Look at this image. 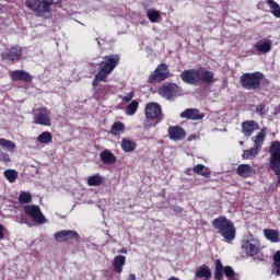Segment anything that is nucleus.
Instances as JSON below:
<instances>
[{
    "label": "nucleus",
    "instance_id": "nucleus-10",
    "mask_svg": "<svg viewBox=\"0 0 280 280\" xmlns=\"http://www.w3.org/2000/svg\"><path fill=\"white\" fill-rule=\"evenodd\" d=\"M167 78H170V69L167 68V65L161 63L154 72L150 74L148 83L154 84V82H163L164 80H167Z\"/></svg>",
    "mask_w": 280,
    "mask_h": 280
},
{
    "label": "nucleus",
    "instance_id": "nucleus-8",
    "mask_svg": "<svg viewBox=\"0 0 280 280\" xmlns=\"http://www.w3.org/2000/svg\"><path fill=\"white\" fill-rule=\"evenodd\" d=\"M159 94L165 100H174V97L183 95V90L174 83H167L159 89Z\"/></svg>",
    "mask_w": 280,
    "mask_h": 280
},
{
    "label": "nucleus",
    "instance_id": "nucleus-41",
    "mask_svg": "<svg viewBox=\"0 0 280 280\" xmlns=\"http://www.w3.org/2000/svg\"><path fill=\"white\" fill-rule=\"evenodd\" d=\"M10 154L3 150H0V163H10Z\"/></svg>",
    "mask_w": 280,
    "mask_h": 280
},
{
    "label": "nucleus",
    "instance_id": "nucleus-28",
    "mask_svg": "<svg viewBox=\"0 0 280 280\" xmlns=\"http://www.w3.org/2000/svg\"><path fill=\"white\" fill-rule=\"evenodd\" d=\"M104 183V177L100 174L92 175L88 178L89 187H100Z\"/></svg>",
    "mask_w": 280,
    "mask_h": 280
},
{
    "label": "nucleus",
    "instance_id": "nucleus-25",
    "mask_svg": "<svg viewBox=\"0 0 280 280\" xmlns=\"http://www.w3.org/2000/svg\"><path fill=\"white\" fill-rule=\"evenodd\" d=\"M192 172L195 174H198L199 176H203V178H210L211 177V170L209 167L198 164L192 168Z\"/></svg>",
    "mask_w": 280,
    "mask_h": 280
},
{
    "label": "nucleus",
    "instance_id": "nucleus-26",
    "mask_svg": "<svg viewBox=\"0 0 280 280\" xmlns=\"http://www.w3.org/2000/svg\"><path fill=\"white\" fill-rule=\"evenodd\" d=\"M124 132H126V125H124V122L116 121V122L113 124V126L110 128V133L112 135L117 137L119 135H124Z\"/></svg>",
    "mask_w": 280,
    "mask_h": 280
},
{
    "label": "nucleus",
    "instance_id": "nucleus-6",
    "mask_svg": "<svg viewBox=\"0 0 280 280\" xmlns=\"http://www.w3.org/2000/svg\"><path fill=\"white\" fill-rule=\"evenodd\" d=\"M33 124L37 126H51V110L42 106L33 109Z\"/></svg>",
    "mask_w": 280,
    "mask_h": 280
},
{
    "label": "nucleus",
    "instance_id": "nucleus-46",
    "mask_svg": "<svg viewBox=\"0 0 280 280\" xmlns=\"http://www.w3.org/2000/svg\"><path fill=\"white\" fill-rule=\"evenodd\" d=\"M5 226H3L1 223H0V240H3V237H5Z\"/></svg>",
    "mask_w": 280,
    "mask_h": 280
},
{
    "label": "nucleus",
    "instance_id": "nucleus-19",
    "mask_svg": "<svg viewBox=\"0 0 280 280\" xmlns=\"http://www.w3.org/2000/svg\"><path fill=\"white\" fill-rule=\"evenodd\" d=\"M200 82H205V84H213V82H215V73L199 69V83Z\"/></svg>",
    "mask_w": 280,
    "mask_h": 280
},
{
    "label": "nucleus",
    "instance_id": "nucleus-45",
    "mask_svg": "<svg viewBox=\"0 0 280 280\" xmlns=\"http://www.w3.org/2000/svg\"><path fill=\"white\" fill-rule=\"evenodd\" d=\"M215 270H224V266L220 259L215 260Z\"/></svg>",
    "mask_w": 280,
    "mask_h": 280
},
{
    "label": "nucleus",
    "instance_id": "nucleus-7",
    "mask_svg": "<svg viewBox=\"0 0 280 280\" xmlns=\"http://www.w3.org/2000/svg\"><path fill=\"white\" fill-rule=\"evenodd\" d=\"M24 213L34 220L36 224H47V218H45V214H43L40 207L36 205L24 206Z\"/></svg>",
    "mask_w": 280,
    "mask_h": 280
},
{
    "label": "nucleus",
    "instance_id": "nucleus-35",
    "mask_svg": "<svg viewBox=\"0 0 280 280\" xmlns=\"http://www.w3.org/2000/svg\"><path fill=\"white\" fill-rule=\"evenodd\" d=\"M4 178L9 180V183H16V178H19V172L15 170H7L4 171Z\"/></svg>",
    "mask_w": 280,
    "mask_h": 280
},
{
    "label": "nucleus",
    "instance_id": "nucleus-12",
    "mask_svg": "<svg viewBox=\"0 0 280 280\" xmlns=\"http://www.w3.org/2000/svg\"><path fill=\"white\" fill-rule=\"evenodd\" d=\"M147 119H153L156 124L163 121V113L161 112V105L156 103H150L145 106Z\"/></svg>",
    "mask_w": 280,
    "mask_h": 280
},
{
    "label": "nucleus",
    "instance_id": "nucleus-49",
    "mask_svg": "<svg viewBox=\"0 0 280 280\" xmlns=\"http://www.w3.org/2000/svg\"><path fill=\"white\" fill-rule=\"evenodd\" d=\"M129 280H137V275L130 273L129 275Z\"/></svg>",
    "mask_w": 280,
    "mask_h": 280
},
{
    "label": "nucleus",
    "instance_id": "nucleus-13",
    "mask_svg": "<svg viewBox=\"0 0 280 280\" xmlns=\"http://www.w3.org/2000/svg\"><path fill=\"white\" fill-rule=\"evenodd\" d=\"M23 56V48L15 46L11 48H7L2 54H1V59L2 60H10L13 62L14 60H19Z\"/></svg>",
    "mask_w": 280,
    "mask_h": 280
},
{
    "label": "nucleus",
    "instance_id": "nucleus-34",
    "mask_svg": "<svg viewBox=\"0 0 280 280\" xmlns=\"http://www.w3.org/2000/svg\"><path fill=\"white\" fill-rule=\"evenodd\" d=\"M138 109H139V102L135 100L129 105H127L125 113L126 115L132 116L137 113Z\"/></svg>",
    "mask_w": 280,
    "mask_h": 280
},
{
    "label": "nucleus",
    "instance_id": "nucleus-20",
    "mask_svg": "<svg viewBox=\"0 0 280 280\" xmlns=\"http://www.w3.org/2000/svg\"><path fill=\"white\" fill-rule=\"evenodd\" d=\"M124 266H126V256H115L113 260V269L116 275H121L124 272Z\"/></svg>",
    "mask_w": 280,
    "mask_h": 280
},
{
    "label": "nucleus",
    "instance_id": "nucleus-32",
    "mask_svg": "<svg viewBox=\"0 0 280 280\" xmlns=\"http://www.w3.org/2000/svg\"><path fill=\"white\" fill-rule=\"evenodd\" d=\"M260 152H261L260 150L253 147L249 150H245L243 152V159H245L246 161H253V159H255L257 154H259Z\"/></svg>",
    "mask_w": 280,
    "mask_h": 280
},
{
    "label": "nucleus",
    "instance_id": "nucleus-18",
    "mask_svg": "<svg viewBox=\"0 0 280 280\" xmlns=\"http://www.w3.org/2000/svg\"><path fill=\"white\" fill-rule=\"evenodd\" d=\"M13 82H32V77L24 70H14L10 73Z\"/></svg>",
    "mask_w": 280,
    "mask_h": 280
},
{
    "label": "nucleus",
    "instance_id": "nucleus-17",
    "mask_svg": "<svg viewBox=\"0 0 280 280\" xmlns=\"http://www.w3.org/2000/svg\"><path fill=\"white\" fill-rule=\"evenodd\" d=\"M255 130H259V124L255 120H247L242 124V132L245 137H250Z\"/></svg>",
    "mask_w": 280,
    "mask_h": 280
},
{
    "label": "nucleus",
    "instance_id": "nucleus-29",
    "mask_svg": "<svg viewBox=\"0 0 280 280\" xmlns=\"http://www.w3.org/2000/svg\"><path fill=\"white\" fill-rule=\"evenodd\" d=\"M264 235L265 237H267V240H269V242H272V243L280 242L279 232L277 230L265 229Z\"/></svg>",
    "mask_w": 280,
    "mask_h": 280
},
{
    "label": "nucleus",
    "instance_id": "nucleus-33",
    "mask_svg": "<svg viewBox=\"0 0 280 280\" xmlns=\"http://www.w3.org/2000/svg\"><path fill=\"white\" fill-rule=\"evenodd\" d=\"M267 3L269 5L273 16H277V19H280V5H279V3L275 2V0H267Z\"/></svg>",
    "mask_w": 280,
    "mask_h": 280
},
{
    "label": "nucleus",
    "instance_id": "nucleus-23",
    "mask_svg": "<svg viewBox=\"0 0 280 280\" xmlns=\"http://www.w3.org/2000/svg\"><path fill=\"white\" fill-rule=\"evenodd\" d=\"M255 49L259 51V54H268L270 49H272V42L265 40V42H257L254 45Z\"/></svg>",
    "mask_w": 280,
    "mask_h": 280
},
{
    "label": "nucleus",
    "instance_id": "nucleus-24",
    "mask_svg": "<svg viewBox=\"0 0 280 280\" xmlns=\"http://www.w3.org/2000/svg\"><path fill=\"white\" fill-rule=\"evenodd\" d=\"M120 145L124 152H135V150H137V142L132 141L130 138L122 139Z\"/></svg>",
    "mask_w": 280,
    "mask_h": 280
},
{
    "label": "nucleus",
    "instance_id": "nucleus-21",
    "mask_svg": "<svg viewBox=\"0 0 280 280\" xmlns=\"http://www.w3.org/2000/svg\"><path fill=\"white\" fill-rule=\"evenodd\" d=\"M100 159L106 165H115L117 163V158L109 150H104L103 152H101Z\"/></svg>",
    "mask_w": 280,
    "mask_h": 280
},
{
    "label": "nucleus",
    "instance_id": "nucleus-42",
    "mask_svg": "<svg viewBox=\"0 0 280 280\" xmlns=\"http://www.w3.org/2000/svg\"><path fill=\"white\" fill-rule=\"evenodd\" d=\"M222 277H224V270L215 269L214 270V279L215 280H222Z\"/></svg>",
    "mask_w": 280,
    "mask_h": 280
},
{
    "label": "nucleus",
    "instance_id": "nucleus-51",
    "mask_svg": "<svg viewBox=\"0 0 280 280\" xmlns=\"http://www.w3.org/2000/svg\"><path fill=\"white\" fill-rule=\"evenodd\" d=\"M186 174H187V176H191V168H187Z\"/></svg>",
    "mask_w": 280,
    "mask_h": 280
},
{
    "label": "nucleus",
    "instance_id": "nucleus-11",
    "mask_svg": "<svg viewBox=\"0 0 280 280\" xmlns=\"http://www.w3.org/2000/svg\"><path fill=\"white\" fill-rule=\"evenodd\" d=\"M180 78L185 84L198 86V84H200V69L184 70L180 73Z\"/></svg>",
    "mask_w": 280,
    "mask_h": 280
},
{
    "label": "nucleus",
    "instance_id": "nucleus-27",
    "mask_svg": "<svg viewBox=\"0 0 280 280\" xmlns=\"http://www.w3.org/2000/svg\"><path fill=\"white\" fill-rule=\"evenodd\" d=\"M0 148L7 150V152H14L16 150V143L5 138H0Z\"/></svg>",
    "mask_w": 280,
    "mask_h": 280
},
{
    "label": "nucleus",
    "instance_id": "nucleus-48",
    "mask_svg": "<svg viewBox=\"0 0 280 280\" xmlns=\"http://www.w3.org/2000/svg\"><path fill=\"white\" fill-rule=\"evenodd\" d=\"M174 211H176V213H183V208L176 206V207L174 208Z\"/></svg>",
    "mask_w": 280,
    "mask_h": 280
},
{
    "label": "nucleus",
    "instance_id": "nucleus-47",
    "mask_svg": "<svg viewBox=\"0 0 280 280\" xmlns=\"http://www.w3.org/2000/svg\"><path fill=\"white\" fill-rule=\"evenodd\" d=\"M16 222H20V224H25V218H23V215H18Z\"/></svg>",
    "mask_w": 280,
    "mask_h": 280
},
{
    "label": "nucleus",
    "instance_id": "nucleus-37",
    "mask_svg": "<svg viewBox=\"0 0 280 280\" xmlns=\"http://www.w3.org/2000/svg\"><path fill=\"white\" fill-rule=\"evenodd\" d=\"M19 202L21 205H30V202H32V194L26 191H21L19 196Z\"/></svg>",
    "mask_w": 280,
    "mask_h": 280
},
{
    "label": "nucleus",
    "instance_id": "nucleus-50",
    "mask_svg": "<svg viewBox=\"0 0 280 280\" xmlns=\"http://www.w3.org/2000/svg\"><path fill=\"white\" fill-rule=\"evenodd\" d=\"M119 253H121L122 255H127V254H128V249H126V248L124 247V248H121V249L119 250Z\"/></svg>",
    "mask_w": 280,
    "mask_h": 280
},
{
    "label": "nucleus",
    "instance_id": "nucleus-31",
    "mask_svg": "<svg viewBox=\"0 0 280 280\" xmlns=\"http://www.w3.org/2000/svg\"><path fill=\"white\" fill-rule=\"evenodd\" d=\"M264 141H266V133L264 131L258 132V135L254 138V148L261 152V148L264 147Z\"/></svg>",
    "mask_w": 280,
    "mask_h": 280
},
{
    "label": "nucleus",
    "instance_id": "nucleus-39",
    "mask_svg": "<svg viewBox=\"0 0 280 280\" xmlns=\"http://www.w3.org/2000/svg\"><path fill=\"white\" fill-rule=\"evenodd\" d=\"M273 264L276 266V275L277 277H280V252H277L273 255Z\"/></svg>",
    "mask_w": 280,
    "mask_h": 280
},
{
    "label": "nucleus",
    "instance_id": "nucleus-16",
    "mask_svg": "<svg viewBox=\"0 0 280 280\" xmlns=\"http://www.w3.org/2000/svg\"><path fill=\"white\" fill-rule=\"evenodd\" d=\"M179 117L182 119H191L192 121H198L199 119H202L205 117V114H200V110L196 108H188L185 109Z\"/></svg>",
    "mask_w": 280,
    "mask_h": 280
},
{
    "label": "nucleus",
    "instance_id": "nucleus-44",
    "mask_svg": "<svg viewBox=\"0 0 280 280\" xmlns=\"http://www.w3.org/2000/svg\"><path fill=\"white\" fill-rule=\"evenodd\" d=\"M133 95H135V93L130 92L126 96H120V98L122 100V102H130V100H132Z\"/></svg>",
    "mask_w": 280,
    "mask_h": 280
},
{
    "label": "nucleus",
    "instance_id": "nucleus-36",
    "mask_svg": "<svg viewBox=\"0 0 280 280\" xmlns=\"http://www.w3.org/2000/svg\"><path fill=\"white\" fill-rule=\"evenodd\" d=\"M255 110H256V115H259V117H266L270 108L268 107V105H266V103H260L256 106Z\"/></svg>",
    "mask_w": 280,
    "mask_h": 280
},
{
    "label": "nucleus",
    "instance_id": "nucleus-2",
    "mask_svg": "<svg viewBox=\"0 0 280 280\" xmlns=\"http://www.w3.org/2000/svg\"><path fill=\"white\" fill-rule=\"evenodd\" d=\"M25 5L28 10H32L36 16L49 19L51 16V5H54V0H26Z\"/></svg>",
    "mask_w": 280,
    "mask_h": 280
},
{
    "label": "nucleus",
    "instance_id": "nucleus-9",
    "mask_svg": "<svg viewBox=\"0 0 280 280\" xmlns=\"http://www.w3.org/2000/svg\"><path fill=\"white\" fill-rule=\"evenodd\" d=\"M243 252L246 253L249 257H253L261 250V244L259 243V240L249 236L242 243Z\"/></svg>",
    "mask_w": 280,
    "mask_h": 280
},
{
    "label": "nucleus",
    "instance_id": "nucleus-3",
    "mask_svg": "<svg viewBox=\"0 0 280 280\" xmlns=\"http://www.w3.org/2000/svg\"><path fill=\"white\" fill-rule=\"evenodd\" d=\"M261 80H264V73L259 71L248 72L241 75L240 83L246 91H259Z\"/></svg>",
    "mask_w": 280,
    "mask_h": 280
},
{
    "label": "nucleus",
    "instance_id": "nucleus-15",
    "mask_svg": "<svg viewBox=\"0 0 280 280\" xmlns=\"http://www.w3.org/2000/svg\"><path fill=\"white\" fill-rule=\"evenodd\" d=\"M167 133L171 141H183V139L187 137V132H185V129L178 126L168 127Z\"/></svg>",
    "mask_w": 280,
    "mask_h": 280
},
{
    "label": "nucleus",
    "instance_id": "nucleus-14",
    "mask_svg": "<svg viewBox=\"0 0 280 280\" xmlns=\"http://www.w3.org/2000/svg\"><path fill=\"white\" fill-rule=\"evenodd\" d=\"M56 242H69L70 240H79L80 235L73 230H61L54 234Z\"/></svg>",
    "mask_w": 280,
    "mask_h": 280
},
{
    "label": "nucleus",
    "instance_id": "nucleus-52",
    "mask_svg": "<svg viewBox=\"0 0 280 280\" xmlns=\"http://www.w3.org/2000/svg\"><path fill=\"white\" fill-rule=\"evenodd\" d=\"M97 45H101L100 42H97Z\"/></svg>",
    "mask_w": 280,
    "mask_h": 280
},
{
    "label": "nucleus",
    "instance_id": "nucleus-22",
    "mask_svg": "<svg viewBox=\"0 0 280 280\" xmlns=\"http://www.w3.org/2000/svg\"><path fill=\"white\" fill-rule=\"evenodd\" d=\"M236 174L242 178H249V176H253V166L249 164H241L237 167Z\"/></svg>",
    "mask_w": 280,
    "mask_h": 280
},
{
    "label": "nucleus",
    "instance_id": "nucleus-38",
    "mask_svg": "<svg viewBox=\"0 0 280 280\" xmlns=\"http://www.w3.org/2000/svg\"><path fill=\"white\" fill-rule=\"evenodd\" d=\"M147 16L151 23H156L159 21V18L161 16V13L159 11L151 9L147 11Z\"/></svg>",
    "mask_w": 280,
    "mask_h": 280
},
{
    "label": "nucleus",
    "instance_id": "nucleus-1",
    "mask_svg": "<svg viewBox=\"0 0 280 280\" xmlns=\"http://www.w3.org/2000/svg\"><path fill=\"white\" fill-rule=\"evenodd\" d=\"M212 225L225 242H233V240H235V224H233L231 220L226 219V217L214 219L212 221Z\"/></svg>",
    "mask_w": 280,
    "mask_h": 280
},
{
    "label": "nucleus",
    "instance_id": "nucleus-40",
    "mask_svg": "<svg viewBox=\"0 0 280 280\" xmlns=\"http://www.w3.org/2000/svg\"><path fill=\"white\" fill-rule=\"evenodd\" d=\"M224 275L229 280H235V271L230 266L224 268Z\"/></svg>",
    "mask_w": 280,
    "mask_h": 280
},
{
    "label": "nucleus",
    "instance_id": "nucleus-30",
    "mask_svg": "<svg viewBox=\"0 0 280 280\" xmlns=\"http://www.w3.org/2000/svg\"><path fill=\"white\" fill-rule=\"evenodd\" d=\"M52 140L54 136H51V132L49 131H44L37 137L38 143H42L44 145L51 143Z\"/></svg>",
    "mask_w": 280,
    "mask_h": 280
},
{
    "label": "nucleus",
    "instance_id": "nucleus-4",
    "mask_svg": "<svg viewBox=\"0 0 280 280\" xmlns=\"http://www.w3.org/2000/svg\"><path fill=\"white\" fill-rule=\"evenodd\" d=\"M120 57L119 55H109L100 62V71L97 72L98 80H104L108 78L115 71L117 65H119Z\"/></svg>",
    "mask_w": 280,
    "mask_h": 280
},
{
    "label": "nucleus",
    "instance_id": "nucleus-43",
    "mask_svg": "<svg viewBox=\"0 0 280 280\" xmlns=\"http://www.w3.org/2000/svg\"><path fill=\"white\" fill-rule=\"evenodd\" d=\"M106 78H103V79H98L97 78V73L95 74V77H94V80H93V82H92V84H93V86H97V83L98 82H106Z\"/></svg>",
    "mask_w": 280,
    "mask_h": 280
},
{
    "label": "nucleus",
    "instance_id": "nucleus-5",
    "mask_svg": "<svg viewBox=\"0 0 280 280\" xmlns=\"http://www.w3.org/2000/svg\"><path fill=\"white\" fill-rule=\"evenodd\" d=\"M270 170L278 176V185H280V142L273 141L269 148Z\"/></svg>",
    "mask_w": 280,
    "mask_h": 280
}]
</instances>
